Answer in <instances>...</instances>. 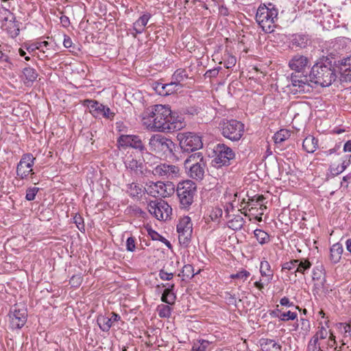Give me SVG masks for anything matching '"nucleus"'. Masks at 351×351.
Returning a JSON list of instances; mask_svg holds the SVG:
<instances>
[{
  "mask_svg": "<svg viewBox=\"0 0 351 351\" xmlns=\"http://www.w3.org/2000/svg\"><path fill=\"white\" fill-rule=\"evenodd\" d=\"M143 124L153 132H173L181 130L184 124L175 118L169 107L161 104L147 108L143 117Z\"/></svg>",
  "mask_w": 351,
  "mask_h": 351,
  "instance_id": "f257e3e1",
  "label": "nucleus"
},
{
  "mask_svg": "<svg viewBox=\"0 0 351 351\" xmlns=\"http://www.w3.org/2000/svg\"><path fill=\"white\" fill-rule=\"evenodd\" d=\"M309 63L308 59L302 55L297 54L289 60L290 69L295 71L290 77V90L293 94L309 93L312 86L309 84L307 75H304V71Z\"/></svg>",
  "mask_w": 351,
  "mask_h": 351,
  "instance_id": "f03ea898",
  "label": "nucleus"
},
{
  "mask_svg": "<svg viewBox=\"0 0 351 351\" xmlns=\"http://www.w3.org/2000/svg\"><path fill=\"white\" fill-rule=\"evenodd\" d=\"M337 72L331 62L326 60L315 64L311 68L308 82L315 83L322 87L332 84L337 79Z\"/></svg>",
  "mask_w": 351,
  "mask_h": 351,
  "instance_id": "7ed1b4c3",
  "label": "nucleus"
},
{
  "mask_svg": "<svg viewBox=\"0 0 351 351\" xmlns=\"http://www.w3.org/2000/svg\"><path fill=\"white\" fill-rule=\"evenodd\" d=\"M278 10L272 3L261 5L257 9L256 21L265 33L274 32V23L277 20Z\"/></svg>",
  "mask_w": 351,
  "mask_h": 351,
  "instance_id": "20e7f679",
  "label": "nucleus"
},
{
  "mask_svg": "<svg viewBox=\"0 0 351 351\" xmlns=\"http://www.w3.org/2000/svg\"><path fill=\"white\" fill-rule=\"evenodd\" d=\"M176 194L180 208L189 210L197 196V185L190 180L180 182L177 185Z\"/></svg>",
  "mask_w": 351,
  "mask_h": 351,
  "instance_id": "39448f33",
  "label": "nucleus"
},
{
  "mask_svg": "<svg viewBox=\"0 0 351 351\" xmlns=\"http://www.w3.org/2000/svg\"><path fill=\"white\" fill-rule=\"evenodd\" d=\"M206 166V161L202 152L190 155L184 161V167L188 170L189 176L196 180H203Z\"/></svg>",
  "mask_w": 351,
  "mask_h": 351,
  "instance_id": "423d86ee",
  "label": "nucleus"
},
{
  "mask_svg": "<svg viewBox=\"0 0 351 351\" xmlns=\"http://www.w3.org/2000/svg\"><path fill=\"white\" fill-rule=\"evenodd\" d=\"M219 128L222 136L232 142L241 140L244 134V124L236 119H223L219 123Z\"/></svg>",
  "mask_w": 351,
  "mask_h": 351,
  "instance_id": "0eeeda50",
  "label": "nucleus"
},
{
  "mask_svg": "<svg viewBox=\"0 0 351 351\" xmlns=\"http://www.w3.org/2000/svg\"><path fill=\"white\" fill-rule=\"evenodd\" d=\"M149 149L160 156H167L173 154L176 144L163 135L154 134L149 140Z\"/></svg>",
  "mask_w": 351,
  "mask_h": 351,
  "instance_id": "6e6552de",
  "label": "nucleus"
},
{
  "mask_svg": "<svg viewBox=\"0 0 351 351\" xmlns=\"http://www.w3.org/2000/svg\"><path fill=\"white\" fill-rule=\"evenodd\" d=\"M215 158L212 160L213 166L219 168L230 165V160L235 157L232 148L224 143H218L214 147Z\"/></svg>",
  "mask_w": 351,
  "mask_h": 351,
  "instance_id": "1a4fd4ad",
  "label": "nucleus"
},
{
  "mask_svg": "<svg viewBox=\"0 0 351 351\" xmlns=\"http://www.w3.org/2000/svg\"><path fill=\"white\" fill-rule=\"evenodd\" d=\"M177 138L184 152H193L203 147L202 137L193 132L179 133Z\"/></svg>",
  "mask_w": 351,
  "mask_h": 351,
  "instance_id": "9d476101",
  "label": "nucleus"
},
{
  "mask_svg": "<svg viewBox=\"0 0 351 351\" xmlns=\"http://www.w3.org/2000/svg\"><path fill=\"white\" fill-rule=\"evenodd\" d=\"M147 193L153 197H169L173 194L175 191V186L171 182H149L147 184V187L145 188Z\"/></svg>",
  "mask_w": 351,
  "mask_h": 351,
  "instance_id": "9b49d317",
  "label": "nucleus"
},
{
  "mask_svg": "<svg viewBox=\"0 0 351 351\" xmlns=\"http://www.w3.org/2000/svg\"><path fill=\"white\" fill-rule=\"evenodd\" d=\"M83 104L90 108V114L95 118L103 117L112 120L115 116V113L108 106L100 104L97 100L85 99Z\"/></svg>",
  "mask_w": 351,
  "mask_h": 351,
  "instance_id": "f8f14e48",
  "label": "nucleus"
},
{
  "mask_svg": "<svg viewBox=\"0 0 351 351\" xmlns=\"http://www.w3.org/2000/svg\"><path fill=\"white\" fill-rule=\"evenodd\" d=\"M148 210L158 220H167L172 212L171 207L167 202L160 199L150 201Z\"/></svg>",
  "mask_w": 351,
  "mask_h": 351,
  "instance_id": "ddd939ff",
  "label": "nucleus"
},
{
  "mask_svg": "<svg viewBox=\"0 0 351 351\" xmlns=\"http://www.w3.org/2000/svg\"><path fill=\"white\" fill-rule=\"evenodd\" d=\"M117 141L122 147H130L139 150L143 155L145 154L147 157H154L152 154L147 152V149L139 136L121 135Z\"/></svg>",
  "mask_w": 351,
  "mask_h": 351,
  "instance_id": "4468645a",
  "label": "nucleus"
},
{
  "mask_svg": "<svg viewBox=\"0 0 351 351\" xmlns=\"http://www.w3.org/2000/svg\"><path fill=\"white\" fill-rule=\"evenodd\" d=\"M152 173L161 179L173 180L180 176V168L174 165L160 163L153 169Z\"/></svg>",
  "mask_w": 351,
  "mask_h": 351,
  "instance_id": "2eb2a0df",
  "label": "nucleus"
},
{
  "mask_svg": "<svg viewBox=\"0 0 351 351\" xmlns=\"http://www.w3.org/2000/svg\"><path fill=\"white\" fill-rule=\"evenodd\" d=\"M36 158L32 154H23L17 164L16 175L21 179H26L29 173L34 174L32 167L34 165Z\"/></svg>",
  "mask_w": 351,
  "mask_h": 351,
  "instance_id": "dca6fc26",
  "label": "nucleus"
},
{
  "mask_svg": "<svg viewBox=\"0 0 351 351\" xmlns=\"http://www.w3.org/2000/svg\"><path fill=\"white\" fill-rule=\"evenodd\" d=\"M9 317L10 327L12 329H20L27 322V310L25 308L18 309L14 306L10 311Z\"/></svg>",
  "mask_w": 351,
  "mask_h": 351,
  "instance_id": "f3484780",
  "label": "nucleus"
},
{
  "mask_svg": "<svg viewBox=\"0 0 351 351\" xmlns=\"http://www.w3.org/2000/svg\"><path fill=\"white\" fill-rule=\"evenodd\" d=\"M192 230L191 218L189 217H184L181 219L177 225L179 241L183 244L188 243L191 240Z\"/></svg>",
  "mask_w": 351,
  "mask_h": 351,
  "instance_id": "a211bd4d",
  "label": "nucleus"
},
{
  "mask_svg": "<svg viewBox=\"0 0 351 351\" xmlns=\"http://www.w3.org/2000/svg\"><path fill=\"white\" fill-rule=\"evenodd\" d=\"M3 11L5 15L3 20L8 21V24L4 25L5 29L12 38H16L19 34L20 32L19 24L17 21H16V18L9 10L3 8Z\"/></svg>",
  "mask_w": 351,
  "mask_h": 351,
  "instance_id": "6ab92c4d",
  "label": "nucleus"
},
{
  "mask_svg": "<svg viewBox=\"0 0 351 351\" xmlns=\"http://www.w3.org/2000/svg\"><path fill=\"white\" fill-rule=\"evenodd\" d=\"M289 47L295 50L306 47L311 42L308 35L305 34H293L289 38Z\"/></svg>",
  "mask_w": 351,
  "mask_h": 351,
  "instance_id": "aec40b11",
  "label": "nucleus"
},
{
  "mask_svg": "<svg viewBox=\"0 0 351 351\" xmlns=\"http://www.w3.org/2000/svg\"><path fill=\"white\" fill-rule=\"evenodd\" d=\"M110 315V317L99 315L97 318L99 328L104 332H108L113 323L121 319V316L114 312H112Z\"/></svg>",
  "mask_w": 351,
  "mask_h": 351,
  "instance_id": "412c9836",
  "label": "nucleus"
},
{
  "mask_svg": "<svg viewBox=\"0 0 351 351\" xmlns=\"http://www.w3.org/2000/svg\"><path fill=\"white\" fill-rule=\"evenodd\" d=\"M150 18L151 14L146 12L133 23L131 34L134 38H136L137 34H141L144 32V28L147 25Z\"/></svg>",
  "mask_w": 351,
  "mask_h": 351,
  "instance_id": "4be33fe9",
  "label": "nucleus"
},
{
  "mask_svg": "<svg viewBox=\"0 0 351 351\" xmlns=\"http://www.w3.org/2000/svg\"><path fill=\"white\" fill-rule=\"evenodd\" d=\"M125 167L136 175L141 176L144 173V165L142 162L133 158H128L125 162Z\"/></svg>",
  "mask_w": 351,
  "mask_h": 351,
  "instance_id": "5701e85b",
  "label": "nucleus"
},
{
  "mask_svg": "<svg viewBox=\"0 0 351 351\" xmlns=\"http://www.w3.org/2000/svg\"><path fill=\"white\" fill-rule=\"evenodd\" d=\"M260 345L263 351H282V346L274 339L263 338Z\"/></svg>",
  "mask_w": 351,
  "mask_h": 351,
  "instance_id": "b1692460",
  "label": "nucleus"
},
{
  "mask_svg": "<svg viewBox=\"0 0 351 351\" xmlns=\"http://www.w3.org/2000/svg\"><path fill=\"white\" fill-rule=\"evenodd\" d=\"M343 252L342 244L340 243H336L333 244L330 249V260L334 263H338L341 258Z\"/></svg>",
  "mask_w": 351,
  "mask_h": 351,
  "instance_id": "393cba45",
  "label": "nucleus"
},
{
  "mask_svg": "<svg viewBox=\"0 0 351 351\" xmlns=\"http://www.w3.org/2000/svg\"><path fill=\"white\" fill-rule=\"evenodd\" d=\"M340 70L343 80L351 82V57L342 60Z\"/></svg>",
  "mask_w": 351,
  "mask_h": 351,
  "instance_id": "a878e982",
  "label": "nucleus"
},
{
  "mask_svg": "<svg viewBox=\"0 0 351 351\" xmlns=\"http://www.w3.org/2000/svg\"><path fill=\"white\" fill-rule=\"evenodd\" d=\"M302 147L306 152L313 153L318 147V140L313 136H308L303 141Z\"/></svg>",
  "mask_w": 351,
  "mask_h": 351,
  "instance_id": "bb28decb",
  "label": "nucleus"
},
{
  "mask_svg": "<svg viewBox=\"0 0 351 351\" xmlns=\"http://www.w3.org/2000/svg\"><path fill=\"white\" fill-rule=\"evenodd\" d=\"M23 74L24 76V83L27 86L32 85L33 82L38 77V73L36 71L29 66L25 67L23 69Z\"/></svg>",
  "mask_w": 351,
  "mask_h": 351,
  "instance_id": "cd10ccee",
  "label": "nucleus"
},
{
  "mask_svg": "<svg viewBox=\"0 0 351 351\" xmlns=\"http://www.w3.org/2000/svg\"><path fill=\"white\" fill-rule=\"evenodd\" d=\"M244 223V219L241 215H233V217L228 221L227 226L234 230H239L243 228Z\"/></svg>",
  "mask_w": 351,
  "mask_h": 351,
  "instance_id": "c85d7f7f",
  "label": "nucleus"
},
{
  "mask_svg": "<svg viewBox=\"0 0 351 351\" xmlns=\"http://www.w3.org/2000/svg\"><path fill=\"white\" fill-rule=\"evenodd\" d=\"M143 186L136 182H132L127 185V192L133 197H138L142 193Z\"/></svg>",
  "mask_w": 351,
  "mask_h": 351,
  "instance_id": "c756f323",
  "label": "nucleus"
},
{
  "mask_svg": "<svg viewBox=\"0 0 351 351\" xmlns=\"http://www.w3.org/2000/svg\"><path fill=\"white\" fill-rule=\"evenodd\" d=\"M313 280H322V278H326V270L322 264L315 266L312 271Z\"/></svg>",
  "mask_w": 351,
  "mask_h": 351,
  "instance_id": "7c9ffc66",
  "label": "nucleus"
},
{
  "mask_svg": "<svg viewBox=\"0 0 351 351\" xmlns=\"http://www.w3.org/2000/svg\"><path fill=\"white\" fill-rule=\"evenodd\" d=\"M254 234L258 242L261 245L267 243L270 241L269 235L261 229H256L254 231Z\"/></svg>",
  "mask_w": 351,
  "mask_h": 351,
  "instance_id": "2f4dec72",
  "label": "nucleus"
},
{
  "mask_svg": "<svg viewBox=\"0 0 351 351\" xmlns=\"http://www.w3.org/2000/svg\"><path fill=\"white\" fill-rule=\"evenodd\" d=\"M164 87L165 88V91H161L162 95H169L177 92L180 88L182 87V84H178L176 83V82L173 80L170 83L165 84V86H164Z\"/></svg>",
  "mask_w": 351,
  "mask_h": 351,
  "instance_id": "473e14b6",
  "label": "nucleus"
},
{
  "mask_svg": "<svg viewBox=\"0 0 351 351\" xmlns=\"http://www.w3.org/2000/svg\"><path fill=\"white\" fill-rule=\"evenodd\" d=\"M176 300V295L175 292L170 291L165 289L161 296V301L169 305H172L175 303Z\"/></svg>",
  "mask_w": 351,
  "mask_h": 351,
  "instance_id": "72a5a7b5",
  "label": "nucleus"
},
{
  "mask_svg": "<svg viewBox=\"0 0 351 351\" xmlns=\"http://www.w3.org/2000/svg\"><path fill=\"white\" fill-rule=\"evenodd\" d=\"M260 272L261 276H266L271 280L273 277V272L271 270V267L268 261H262L261 262Z\"/></svg>",
  "mask_w": 351,
  "mask_h": 351,
  "instance_id": "f704fd0d",
  "label": "nucleus"
},
{
  "mask_svg": "<svg viewBox=\"0 0 351 351\" xmlns=\"http://www.w3.org/2000/svg\"><path fill=\"white\" fill-rule=\"evenodd\" d=\"M290 136V132L287 130L283 129L279 130L274 134V139L276 143H280L289 138Z\"/></svg>",
  "mask_w": 351,
  "mask_h": 351,
  "instance_id": "c9c22d12",
  "label": "nucleus"
},
{
  "mask_svg": "<svg viewBox=\"0 0 351 351\" xmlns=\"http://www.w3.org/2000/svg\"><path fill=\"white\" fill-rule=\"evenodd\" d=\"M185 78H188V74L185 69H177L172 75V79L178 84H181L180 82Z\"/></svg>",
  "mask_w": 351,
  "mask_h": 351,
  "instance_id": "e433bc0d",
  "label": "nucleus"
},
{
  "mask_svg": "<svg viewBox=\"0 0 351 351\" xmlns=\"http://www.w3.org/2000/svg\"><path fill=\"white\" fill-rule=\"evenodd\" d=\"M158 312L160 317L168 318L171 315V308L169 305L160 304L158 306Z\"/></svg>",
  "mask_w": 351,
  "mask_h": 351,
  "instance_id": "4c0bfd02",
  "label": "nucleus"
},
{
  "mask_svg": "<svg viewBox=\"0 0 351 351\" xmlns=\"http://www.w3.org/2000/svg\"><path fill=\"white\" fill-rule=\"evenodd\" d=\"M311 263L308 260L304 258L301 259L295 272H299L304 274L306 271L311 268Z\"/></svg>",
  "mask_w": 351,
  "mask_h": 351,
  "instance_id": "58836bf2",
  "label": "nucleus"
},
{
  "mask_svg": "<svg viewBox=\"0 0 351 351\" xmlns=\"http://www.w3.org/2000/svg\"><path fill=\"white\" fill-rule=\"evenodd\" d=\"M280 320L286 322L289 320H294L297 317V313L290 311L286 313H280L276 315Z\"/></svg>",
  "mask_w": 351,
  "mask_h": 351,
  "instance_id": "ea45409f",
  "label": "nucleus"
},
{
  "mask_svg": "<svg viewBox=\"0 0 351 351\" xmlns=\"http://www.w3.org/2000/svg\"><path fill=\"white\" fill-rule=\"evenodd\" d=\"M182 276L192 278L195 276L194 269L191 265H185L182 271Z\"/></svg>",
  "mask_w": 351,
  "mask_h": 351,
  "instance_id": "a19ab883",
  "label": "nucleus"
},
{
  "mask_svg": "<svg viewBox=\"0 0 351 351\" xmlns=\"http://www.w3.org/2000/svg\"><path fill=\"white\" fill-rule=\"evenodd\" d=\"M327 336L328 330L324 326H322L311 339H315L316 341L319 342V339H324L327 337Z\"/></svg>",
  "mask_w": 351,
  "mask_h": 351,
  "instance_id": "79ce46f5",
  "label": "nucleus"
},
{
  "mask_svg": "<svg viewBox=\"0 0 351 351\" xmlns=\"http://www.w3.org/2000/svg\"><path fill=\"white\" fill-rule=\"evenodd\" d=\"M39 191L38 187H29L26 190L25 199L27 201H32L35 199L36 194Z\"/></svg>",
  "mask_w": 351,
  "mask_h": 351,
  "instance_id": "37998d69",
  "label": "nucleus"
},
{
  "mask_svg": "<svg viewBox=\"0 0 351 351\" xmlns=\"http://www.w3.org/2000/svg\"><path fill=\"white\" fill-rule=\"evenodd\" d=\"M326 282V278H322V280H319L317 282H315L313 288V294H318L320 291L324 289Z\"/></svg>",
  "mask_w": 351,
  "mask_h": 351,
  "instance_id": "c03bdc74",
  "label": "nucleus"
},
{
  "mask_svg": "<svg viewBox=\"0 0 351 351\" xmlns=\"http://www.w3.org/2000/svg\"><path fill=\"white\" fill-rule=\"evenodd\" d=\"M198 343H194L192 350L193 351H206L208 345V341L206 340H200Z\"/></svg>",
  "mask_w": 351,
  "mask_h": 351,
  "instance_id": "a18cd8bd",
  "label": "nucleus"
},
{
  "mask_svg": "<svg viewBox=\"0 0 351 351\" xmlns=\"http://www.w3.org/2000/svg\"><path fill=\"white\" fill-rule=\"evenodd\" d=\"M250 276V274L247 270L243 269L240 271H238L237 274H232L230 276L231 278H238L241 279L243 281L247 280V278Z\"/></svg>",
  "mask_w": 351,
  "mask_h": 351,
  "instance_id": "49530a36",
  "label": "nucleus"
},
{
  "mask_svg": "<svg viewBox=\"0 0 351 351\" xmlns=\"http://www.w3.org/2000/svg\"><path fill=\"white\" fill-rule=\"evenodd\" d=\"M306 351H322L319 343L315 339H311L308 343Z\"/></svg>",
  "mask_w": 351,
  "mask_h": 351,
  "instance_id": "de8ad7c7",
  "label": "nucleus"
},
{
  "mask_svg": "<svg viewBox=\"0 0 351 351\" xmlns=\"http://www.w3.org/2000/svg\"><path fill=\"white\" fill-rule=\"evenodd\" d=\"M73 222L76 224L77 228L82 232L85 230L84 219L79 214H75L73 217Z\"/></svg>",
  "mask_w": 351,
  "mask_h": 351,
  "instance_id": "09e8293b",
  "label": "nucleus"
},
{
  "mask_svg": "<svg viewBox=\"0 0 351 351\" xmlns=\"http://www.w3.org/2000/svg\"><path fill=\"white\" fill-rule=\"evenodd\" d=\"M147 232H148L149 236L154 241H160L161 242L166 241V239L165 237H163L162 235H160L156 231L152 230V228L148 229Z\"/></svg>",
  "mask_w": 351,
  "mask_h": 351,
  "instance_id": "8fccbe9b",
  "label": "nucleus"
},
{
  "mask_svg": "<svg viewBox=\"0 0 351 351\" xmlns=\"http://www.w3.org/2000/svg\"><path fill=\"white\" fill-rule=\"evenodd\" d=\"M136 249V239L134 237H130L126 241V250L129 252H134Z\"/></svg>",
  "mask_w": 351,
  "mask_h": 351,
  "instance_id": "3c124183",
  "label": "nucleus"
},
{
  "mask_svg": "<svg viewBox=\"0 0 351 351\" xmlns=\"http://www.w3.org/2000/svg\"><path fill=\"white\" fill-rule=\"evenodd\" d=\"M329 171L333 176H336L339 175L342 172H343L344 169L340 165H337V166H335V165H332L329 167Z\"/></svg>",
  "mask_w": 351,
  "mask_h": 351,
  "instance_id": "603ef678",
  "label": "nucleus"
},
{
  "mask_svg": "<svg viewBox=\"0 0 351 351\" xmlns=\"http://www.w3.org/2000/svg\"><path fill=\"white\" fill-rule=\"evenodd\" d=\"M237 62V59L233 56H228L227 59L224 60V66L227 69L233 67Z\"/></svg>",
  "mask_w": 351,
  "mask_h": 351,
  "instance_id": "864d4df0",
  "label": "nucleus"
},
{
  "mask_svg": "<svg viewBox=\"0 0 351 351\" xmlns=\"http://www.w3.org/2000/svg\"><path fill=\"white\" fill-rule=\"evenodd\" d=\"M220 69H221V67H219V66L214 68L213 69H209L206 72L204 76L206 77H209V78L215 77L217 76Z\"/></svg>",
  "mask_w": 351,
  "mask_h": 351,
  "instance_id": "5fc2aeb1",
  "label": "nucleus"
},
{
  "mask_svg": "<svg viewBox=\"0 0 351 351\" xmlns=\"http://www.w3.org/2000/svg\"><path fill=\"white\" fill-rule=\"evenodd\" d=\"M173 276V273H168L165 271L164 269H161L159 271V277L162 280H170L172 279Z\"/></svg>",
  "mask_w": 351,
  "mask_h": 351,
  "instance_id": "6e6d98bb",
  "label": "nucleus"
},
{
  "mask_svg": "<svg viewBox=\"0 0 351 351\" xmlns=\"http://www.w3.org/2000/svg\"><path fill=\"white\" fill-rule=\"evenodd\" d=\"M300 322L301 324V329L304 331L305 332H307L310 330V322L308 319L301 318L300 319Z\"/></svg>",
  "mask_w": 351,
  "mask_h": 351,
  "instance_id": "4d7b16f0",
  "label": "nucleus"
},
{
  "mask_svg": "<svg viewBox=\"0 0 351 351\" xmlns=\"http://www.w3.org/2000/svg\"><path fill=\"white\" fill-rule=\"evenodd\" d=\"M82 278L78 276H73L70 280V283L72 286L77 287L81 284Z\"/></svg>",
  "mask_w": 351,
  "mask_h": 351,
  "instance_id": "13d9d810",
  "label": "nucleus"
},
{
  "mask_svg": "<svg viewBox=\"0 0 351 351\" xmlns=\"http://www.w3.org/2000/svg\"><path fill=\"white\" fill-rule=\"evenodd\" d=\"M219 14L223 16L229 15V10L225 5H221L219 7Z\"/></svg>",
  "mask_w": 351,
  "mask_h": 351,
  "instance_id": "bf43d9fd",
  "label": "nucleus"
},
{
  "mask_svg": "<svg viewBox=\"0 0 351 351\" xmlns=\"http://www.w3.org/2000/svg\"><path fill=\"white\" fill-rule=\"evenodd\" d=\"M63 45L66 48H69L72 45V40L71 38L66 35L64 36Z\"/></svg>",
  "mask_w": 351,
  "mask_h": 351,
  "instance_id": "052dcab7",
  "label": "nucleus"
},
{
  "mask_svg": "<svg viewBox=\"0 0 351 351\" xmlns=\"http://www.w3.org/2000/svg\"><path fill=\"white\" fill-rule=\"evenodd\" d=\"M280 304L282 306H289V307L293 306V303L289 301V299L287 297H284V298H281L280 300Z\"/></svg>",
  "mask_w": 351,
  "mask_h": 351,
  "instance_id": "680f3d73",
  "label": "nucleus"
},
{
  "mask_svg": "<svg viewBox=\"0 0 351 351\" xmlns=\"http://www.w3.org/2000/svg\"><path fill=\"white\" fill-rule=\"evenodd\" d=\"M164 86H165V84L161 82H157L156 84L155 90L161 95H162L161 91H165Z\"/></svg>",
  "mask_w": 351,
  "mask_h": 351,
  "instance_id": "e2e57ef3",
  "label": "nucleus"
},
{
  "mask_svg": "<svg viewBox=\"0 0 351 351\" xmlns=\"http://www.w3.org/2000/svg\"><path fill=\"white\" fill-rule=\"evenodd\" d=\"M161 286L162 287H165V289H167L168 291H174L175 285L173 283H166V284L162 283ZM160 287V285H158V287Z\"/></svg>",
  "mask_w": 351,
  "mask_h": 351,
  "instance_id": "0e129e2a",
  "label": "nucleus"
},
{
  "mask_svg": "<svg viewBox=\"0 0 351 351\" xmlns=\"http://www.w3.org/2000/svg\"><path fill=\"white\" fill-rule=\"evenodd\" d=\"M293 268L292 263L290 261L285 263L282 266V269L291 270Z\"/></svg>",
  "mask_w": 351,
  "mask_h": 351,
  "instance_id": "69168bd1",
  "label": "nucleus"
},
{
  "mask_svg": "<svg viewBox=\"0 0 351 351\" xmlns=\"http://www.w3.org/2000/svg\"><path fill=\"white\" fill-rule=\"evenodd\" d=\"M26 49L29 52H31V51H34L36 49H38V47H37V45H36V43L30 44L28 46H27L26 47Z\"/></svg>",
  "mask_w": 351,
  "mask_h": 351,
  "instance_id": "338daca9",
  "label": "nucleus"
},
{
  "mask_svg": "<svg viewBox=\"0 0 351 351\" xmlns=\"http://www.w3.org/2000/svg\"><path fill=\"white\" fill-rule=\"evenodd\" d=\"M343 151L344 152H351V141H348L343 146Z\"/></svg>",
  "mask_w": 351,
  "mask_h": 351,
  "instance_id": "774afa93",
  "label": "nucleus"
}]
</instances>
